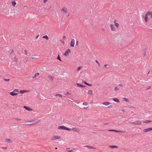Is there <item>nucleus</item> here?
Returning a JSON list of instances; mask_svg holds the SVG:
<instances>
[{"instance_id":"f257e3e1","label":"nucleus","mask_w":152,"mask_h":152,"mask_svg":"<svg viewBox=\"0 0 152 152\" xmlns=\"http://www.w3.org/2000/svg\"><path fill=\"white\" fill-rule=\"evenodd\" d=\"M19 91L18 89H14L12 92H10V94L12 96H16L18 94Z\"/></svg>"},{"instance_id":"f03ea898","label":"nucleus","mask_w":152,"mask_h":152,"mask_svg":"<svg viewBox=\"0 0 152 152\" xmlns=\"http://www.w3.org/2000/svg\"><path fill=\"white\" fill-rule=\"evenodd\" d=\"M58 129H61L64 130H67L68 131H71V129L70 128H68L65 127V126L61 125L58 126Z\"/></svg>"},{"instance_id":"7ed1b4c3","label":"nucleus","mask_w":152,"mask_h":152,"mask_svg":"<svg viewBox=\"0 0 152 152\" xmlns=\"http://www.w3.org/2000/svg\"><path fill=\"white\" fill-rule=\"evenodd\" d=\"M129 123L130 124L133 125H141L142 124V122L141 121H137L134 122H129Z\"/></svg>"},{"instance_id":"20e7f679","label":"nucleus","mask_w":152,"mask_h":152,"mask_svg":"<svg viewBox=\"0 0 152 152\" xmlns=\"http://www.w3.org/2000/svg\"><path fill=\"white\" fill-rule=\"evenodd\" d=\"M61 138V137L60 136H55L51 138V140H58L60 139Z\"/></svg>"},{"instance_id":"39448f33","label":"nucleus","mask_w":152,"mask_h":152,"mask_svg":"<svg viewBox=\"0 0 152 152\" xmlns=\"http://www.w3.org/2000/svg\"><path fill=\"white\" fill-rule=\"evenodd\" d=\"M71 130H72L73 131L79 132L80 131V129L76 127L73 128L71 129Z\"/></svg>"},{"instance_id":"423d86ee","label":"nucleus","mask_w":152,"mask_h":152,"mask_svg":"<svg viewBox=\"0 0 152 152\" xmlns=\"http://www.w3.org/2000/svg\"><path fill=\"white\" fill-rule=\"evenodd\" d=\"M71 52L70 50L69 49H67L64 54V55L65 56H68L69 54Z\"/></svg>"},{"instance_id":"0eeeda50","label":"nucleus","mask_w":152,"mask_h":152,"mask_svg":"<svg viewBox=\"0 0 152 152\" xmlns=\"http://www.w3.org/2000/svg\"><path fill=\"white\" fill-rule=\"evenodd\" d=\"M109 26L111 30L112 31H115V28L114 26L112 24H110L109 25Z\"/></svg>"},{"instance_id":"6e6552de","label":"nucleus","mask_w":152,"mask_h":152,"mask_svg":"<svg viewBox=\"0 0 152 152\" xmlns=\"http://www.w3.org/2000/svg\"><path fill=\"white\" fill-rule=\"evenodd\" d=\"M152 130V128H148L147 129H143V131L145 132H147L150 131Z\"/></svg>"},{"instance_id":"1a4fd4ad","label":"nucleus","mask_w":152,"mask_h":152,"mask_svg":"<svg viewBox=\"0 0 152 152\" xmlns=\"http://www.w3.org/2000/svg\"><path fill=\"white\" fill-rule=\"evenodd\" d=\"M84 147L86 148H89V149H96V148L91 146H88V145H85L84 146Z\"/></svg>"},{"instance_id":"9d476101","label":"nucleus","mask_w":152,"mask_h":152,"mask_svg":"<svg viewBox=\"0 0 152 152\" xmlns=\"http://www.w3.org/2000/svg\"><path fill=\"white\" fill-rule=\"evenodd\" d=\"M75 40L74 39H72L71 42L70 46L71 47H74L75 45Z\"/></svg>"},{"instance_id":"9b49d317","label":"nucleus","mask_w":152,"mask_h":152,"mask_svg":"<svg viewBox=\"0 0 152 152\" xmlns=\"http://www.w3.org/2000/svg\"><path fill=\"white\" fill-rule=\"evenodd\" d=\"M39 122V121H38L36 122L35 123L31 124H25L24 125H25V126H30L33 125L35 124H38Z\"/></svg>"},{"instance_id":"f8f14e48","label":"nucleus","mask_w":152,"mask_h":152,"mask_svg":"<svg viewBox=\"0 0 152 152\" xmlns=\"http://www.w3.org/2000/svg\"><path fill=\"white\" fill-rule=\"evenodd\" d=\"M61 11L64 12L65 13H66L67 12V9L65 7H63L61 10Z\"/></svg>"},{"instance_id":"ddd939ff","label":"nucleus","mask_w":152,"mask_h":152,"mask_svg":"<svg viewBox=\"0 0 152 152\" xmlns=\"http://www.w3.org/2000/svg\"><path fill=\"white\" fill-rule=\"evenodd\" d=\"M148 15L147 14V13L146 12L145 16V21L146 23H147L148 21Z\"/></svg>"},{"instance_id":"4468645a","label":"nucleus","mask_w":152,"mask_h":152,"mask_svg":"<svg viewBox=\"0 0 152 152\" xmlns=\"http://www.w3.org/2000/svg\"><path fill=\"white\" fill-rule=\"evenodd\" d=\"M26 110H28V111H31L32 110V109H31V108H30V107H28L27 106H24V107H23Z\"/></svg>"},{"instance_id":"2eb2a0df","label":"nucleus","mask_w":152,"mask_h":152,"mask_svg":"<svg viewBox=\"0 0 152 152\" xmlns=\"http://www.w3.org/2000/svg\"><path fill=\"white\" fill-rule=\"evenodd\" d=\"M147 14L149 15L150 17L152 18V12L150 11H147Z\"/></svg>"},{"instance_id":"dca6fc26","label":"nucleus","mask_w":152,"mask_h":152,"mask_svg":"<svg viewBox=\"0 0 152 152\" xmlns=\"http://www.w3.org/2000/svg\"><path fill=\"white\" fill-rule=\"evenodd\" d=\"M111 104V103L109 102H104L102 103V104L103 105H104L106 106H107L109 104Z\"/></svg>"},{"instance_id":"f3484780","label":"nucleus","mask_w":152,"mask_h":152,"mask_svg":"<svg viewBox=\"0 0 152 152\" xmlns=\"http://www.w3.org/2000/svg\"><path fill=\"white\" fill-rule=\"evenodd\" d=\"M109 148H118V147L116 145H110Z\"/></svg>"},{"instance_id":"a211bd4d","label":"nucleus","mask_w":152,"mask_h":152,"mask_svg":"<svg viewBox=\"0 0 152 152\" xmlns=\"http://www.w3.org/2000/svg\"><path fill=\"white\" fill-rule=\"evenodd\" d=\"M5 141L6 142H7L9 143H11L12 142V140H11L10 139H6L5 140Z\"/></svg>"},{"instance_id":"6ab92c4d","label":"nucleus","mask_w":152,"mask_h":152,"mask_svg":"<svg viewBox=\"0 0 152 152\" xmlns=\"http://www.w3.org/2000/svg\"><path fill=\"white\" fill-rule=\"evenodd\" d=\"M88 94L91 95L93 94V91L92 90H90L88 91Z\"/></svg>"},{"instance_id":"aec40b11","label":"nucleus","mask_w":152,"mask_h":152,"mask_svg":"<svg viewBox=\"0 0 152 152\" xmlns=\"http://www.w3.org/2000/svg\"><path fill=\"white\" fill-rule=\"evenodd\" d=\"M70 148H67L68 152H75V150L74 149L72 150H70Z\"/></svg>"},{"instance_id":"412c9836","label":"nucleus","mask_w":152,"mask_h":152,"mask_svg":"<svg viewBox=\"0 0 152 152\" xmlns=\"http://www.w3.org/2000/svg\"><path fill=\"white\" fill-rule=\"evenodd\" d=\"M27 92V91L26 90H20V93L21 94H22L24 93Z\"/></svg>"},{"instance_id":"4be33fe9","label":"nucleus","mask_w":152,"mask_h":152,"mask_svg":"<svg viewBox=\"0 0 152 152\" xmlns=\"http://www.w3.org/2000/svg\"><path fill=\"white\" fill-rule=\"evenodd\" d=\"M151 122V121L150 120H146V121H144L143 123H150Z\"/></svg>"},{"instance_id":"5701e85b","label":"nucleus","mask_w":152,"mask_h":152,"mask_svg":"<svg viewBox=\"0 0 152 152\" xmlns=\"http://www.w3.org/2000/svg\"><path fill=\"white\" fill-rule=\"evenodd\" d=\"M115 132H120V133H124L125 132L123 131H122L121 130H115Z\"/></svg>"},{"instance_id":"b1692460","label":"nucleus","mask_w":152,"mask_h":152,"mask_svg":"<svg viewBox=\"0 0 152 152\" xmlns=\"http://www.w3.org/2000/svg\"><path fill=\"white\" fill-rule=\"evenodd\" d=\"M113 100L115 102H119V100L116 98H113Z\"/></svg>"},{"instance_id":"393cba45","label":"nucleus","mask_w":152,"mask_h":152,"mask_svg":"<svg viewBox=\"0 0 152 152\" xmlns=\"http://www.w3.org/2000/svg\"><path fill=\"white\" fill-rule=\"evenodd\" d=\"M12 6L13 7H15L16 4V3H15V2L14 1L12 2Z\"/></svg>"},{"instance_id":"a878e982","label":"nucleus","mask_w":152,"mask_h":152,"mask_svg":"<svg viewBox=\"0 0 152 152\" xmlns=\"http://www.w3.org/2000/svg\"><path fill=\"white\" fill-rule=\"evenodd\" d=\"M42 38H45V39H46L47 40H48L49 39V38L47 35L43 36V37Z\"/></svg>"},{"instance_id":"bb28decb","label":"nucleus","mask_w":152,"mask_h":152,"mask_svg":"<svg viewBox=\"0 0 152 152\" xmlns=\"http://www.w3.org/2000/svg\"><path fill=\"white\" fill-rule=\"evenodd\" d=\"M123 99L126 102H129V100H128V99L125 97H124L123 98Z\"/></svg>"},{"instance_id":"cd10ccee","label":"nucleus","mask_w":152,"mask_h":152,"mask_svg":"<svg viewBox=\"0 0 152 152\" xmlns=\"http://www.w3.org/2000/svg\"><path fill=\"white\" fill-rule=\"evenodd\" d=\"M58 60L60 61H61V60L60 58V56L59 55H58V56L57 57V58Z\"/></svg>"},{"instance_id":"c85d7f7f","label":"nucleus","mask_w":152,"mask_h":152,"mask_svg":"<svg viewBox=\"0 0 152 152\" xmlns=\"http://www.w3.org/2000/svg\"><path fill=\"white\" fill-rule=\"evenodd\" d=\"M39 73H36L35 74L34 76L33 77H36L37 76H38V75H39Z\"/></svg>"},{"instance_id":"c756f323","label":"nucleus","mask_w":152,"mask_h":152,"mask_svg":"<svg viewBox=\"0 0 152 152\" xmlns=\"http://www.w3.org/2000/svg\"><path fill=\"white\" fill-rule=\"evenodd\" d=\"M48 78L50 79L52 81L53 80V77L51 76H48Z\"/></svg>"},{"instance_id":"7c9ffc66","label":"nucleus","mask_w":152,"mask_h":152,"mask_svg":"<svg viewBox=\"0 0 152 152\" xmlns=\"http://www.w3.org/2000/svg\"><path fill=\"white\" fill-rule=\"evenodd\" d=\"M115 25L117 28H118L119 27V25L118 23H115Z\"/></svg>"},{"instance_id":"2f4dec72","label":"nucleus","mask_w":152,"mask_h":152,"mask_svg":"<svg viewBox=\"0 0 152 152\" xmlns=\"http://www.w3.org/2000/svg\"><path fill=\"white\" fill-rule=\"evenodd\" d=\"M35 121V120H31L30 121H27L29 123H31V122H34Z\"/></svg>"},{"instance_id":"473e14b6","label":"nucleus","mask_w":152,"mask_h":152,"mask_svg":"<svg viewBox=\"0 0 152 152\" xmlns=\"http://www.w3.org/2000/svg\"><path fill=\"white\" fill-rule=\"evenodd\" d=\"M56 96H59V97H62L63 96L61 94H56L55 95Z\"/></svg>"},{"instance_id":"72a5a7b5","label":"nucleus","mask_w":152,"mask_h":152,"mask_svg":"<svg viewBox=\"0 0 152 152\" xmlns=\"http://www.w3.org/2000/svg\"><path fill=\"white\" fill-rule=\"evenodd\" d=\"M64 94L65 95H71V94L70 93H69V92H67L66 93Z\"/></svg>"},{"instance_id":"f704fd0d","label":"nucleus","mask_w":152,"mask_h":152,"mask_svg":"<svg viewBox=\"0 0 152 152\" xmlns=\"http://www.w3.org/2000/svg\"><path fill=\"white\" fill-rule=\"evenodd\" d=\"M88 104L87 102H84L83 103V105H87Z\"/></svg>"},{"instance_id":"c9c22d12","label":"nucleus","mask_w":152,"mask_h":152,"mask_svg":"<svg viewBox=\"0 0 152 152\" xmlns=\"http://www.w3.org/2000/svg\"><path fill=\"white\" fill-rule=\"evenodd\" d=\"M143 52L144 53L143 56H145V54H146V50L145 49H144L143 50Z\"/></svg>"},{"instance_id":"e433bc0d","label":"nucleus","mask_w":152,"mask_h":152,"mask_svg":"<svg viewBox=\"0 0 152 152\" xmlns=\"http://www.w3.org/2000/svg\"><path fill=\"white\" fill-rule=\"evenodd\" d=\"M76 84L78 86H79V87H82V85H81L79 83H76Z\"/></svg>"},{"instance_id":"4c0bfd02","label":"nucleus","mask_w":152,"mask_h":152,"mask_svg":"<svg viewBox=\"0 0 152 152\" xmlns=\"http://www.w3.org/2000/svg\"><path fill=\"white\" fill-rule=\"evenodd\" d=\"M114 90L115 91H118L119 90V89L118 87H115V88H114Z\"/></svg>"},{"instance_id":"58836bf2","label":"nucleus","mask_w":152,"mask_h":152,"mask_svg":"<svg viewBox=\"0 0 152 152\" xmlns=\"http://www.w3.org/2000/svg\"><path fill=\"white\" fill-rule=\"evenodd\" d=\"M9 79H4V80L5 81H9Z\"/></svg>"},{"instance_id":"ea45409f","label":"nucleus","mask_w":152,"mask_h":152,"mask_svg":"<svg viewBox=\"0 0 152 152\" xmlns=\"http://www.w3.org/2000/svg\"><path fill=\"white\" fill-rule=\"evenodd\" d=\"M15 120H17V121H20V119L19 118H15Z\"/></svg>"},{"instance_id":"a19ab883","label":"nucleus","mask_w":152,"mask_h":152,"mask_svg":"<svg viewBox=\"0 0 152 152\" xmlns=\"http://www.w3.org/2000/svg\"><path fill=\"white\" fill-rule=\"evenodd\" d=\"M108 131H113V132H115V130H113V129H110V130H108Z\"/></svg>"},{"instance_id":"79ce46f5","label":"nucleus","mask_w":152,"mask_h":152,"mask_svg":"<svg viewBox=\"0 0 152 152\" xmlns=\"http://www.w3.org/2000/svg\"><path fill=\"white\" fill-rule=\"evenodd\" d=\"M118 86H120V87H123V85L122 84H119Z\"/></svg>"},{"instance_id":"37998d69","label":"nucleus","mask_w":152,"mask_h":152,"mask_svg":"<svg viewBox=\"0 0 152 152\" xmlns=\"http://www.w3.org/2000/svg\"><path fill=\"white\" fill-rule=\"evenodd\" d=\"M1 148L4 149H5L7 148V147H2Z\"/></svg>"},{"instance_id":"c03bdc74","label":"nucleus","mask_w":152,"mask_h":152,"mask_svg":"<svg viewBox=\"0 0 152 152\" xmlns=\"http://www.w3.org/2000/svg\"><path fill=\"white\" fill-rule=\"evenodd\" d=\"M14 61H18V59L16 57H15L14 58Z\"/></svg>"},{"instance_id":"a18cd8bd","label":"nucleus","mask_w":152,"mask_h":152,"mask_svg":"<svg viewBox=\"0 0 152 152\" xmlns=\"http://www.w3.org/2000/svg\"><path fill=\"white\" fill-rule=\"evenodd\" d=\"M81 67H80L78 68L77 70L79 71L81 69Z\"/></svg>"},{"instance_id":"49530a36","label":"nucleus","mask_w":152,"mask_h":152,"mask_svg":"<svg viewBox=\"0 0 152 152\" xmlns=\"http://www.w3.org/2000/svg\"><path fill=\"white\" fill-rule=\"evenodd\" d=\"M47 1V0H43V2L44 3H45Z\"/></svg>"},{"instance_id":"de8ad7c7","label":"nucleus","mask_w":152,"mask_h":152,"mask_svg":"<svg viewBox=\"0 0 152 152\" xmlns=\"http://www.w3.org/2000/svg\"><path fill=\"white\" fill-rule=\"evenodd\" d=\"M116 21H117V20L116 19H115L113 21V23H115H115H116Z\"/></svg>"},{"instance_id":"09e8293b","label":"nucleus","mask_w":152,"mask_h":152,"mask_svg":"<svg viewBox=\"0 0 152 152\" xmlns=\"http://www.w3.org/2000/svg\"><path fill=\"white\" fill-rule=\"evenodd\" d=\"M66 36H64L63 37V39H66Z\"/></svg>"},{"instance_id":"8fccbe9b","label":"nucleus","mask_w":152,"mask_h":152,"mask_svg":"<svg viewBox=\"0 0 152 152\" xmlns=\"http://www.w3.org/2000/svg\"><path fill=\"white\" fill-rule=\"evenodd\" d=\"M87 85L90 86H92V85L91 84L89 83H88V84Z\"/></svg>"},{"instance_id":"3c124183","label":"nucleus","mask_w":152,"mask_h":152,"mask_svg":"<svg viewBox=\"0 0 152 152\" xmlns=\"http://www.w3.org/2000/svg\"><path fill=\"white\" fill-rule=\"evenodd\" d=\"M84 83L85 84H86V85H87L88 84V83L86 82H85V81L84 82Z\"/></svg>"},{"instance_id":"603ef678","label":"nucleus","mask_w":152,"mask_h":152,"mask_svg":"<svg viewBox=\"0 0 152 152\" xmlns=\"http://www.w3.org/2000/svg\"><path fill=\"white\" fill-rule=\"evenodd\" d=\"M39 36V35H37V36L36 37H35L36 39H37L38 38V37Z\"/></svg>"},{"instance_id":"864d4df0","label":"nucleus","mask_w":152,"mask_h":152,"mask_svg":"<svg viewBox=\"0 0 152 152\" xmlns=\"http://www.w3.org/2000/svg\"><path fill=\"white\" fill-rule=\"evenodd\" d=\"M25 54L26 55V54H27L26 50H25Z\"/></svg>"},{"instance_id":"5fc2aeb1","label":"nucleus","mask_w":152,"mask_h":152,"mask_svg":"<svg viewBox=\"0 0 152 152\" xmlns=\"http://www.w3.org/2000/svg\"><path fill=\"white\" fill-rule=\"evenodd\" d=\"M86 87V86H83V85H82V87Z\"/></svg>"},{"instance_id":"6e6d98bb","label":"nucleus","mask_w":152,"mask_h":152,"mask_svg":"<svg viewBox=\"0 0 152 152\" xmlns=\"http://www.w3.org/2000/svg\"><path fill=\"white\" fill-rule=\"evenodd\" d=\"M87 107H84L83 108V109H85V110H86V109H87Z\"/></svg>"},{"instance_id":"4d7b16f0","label":"nucleus","mask_w":152,"mask_h":152,"mask_svg":"<svg viewBox=\"0 0 152 152\" xmlns=\"http://www.w3.org/2000/svg\"><path fill=\"white\" fill-rule=\"evenodd\" d=\"M107 65H104V67H106Z\"/></svg>"},{"instance_id":"13d9d810","label":"nucleus","mask_w":152,"mask_h":152,"mask_svg":"<svg viewBox=\"0 0 152 152\" xmlns=\"http://www.w3.org/2000/svg\"><path fill=\"white\" fill-rule=\"evenodd\" d=\"M96 61L97 63L98 64L99 63L96 60Z\"/></svg>"},{"instance_id":"bf43d9fd","label":"nucleus","mask_w":152,"mask_h":152,"mask_svg":"<svg viewBox=\"0 0 152 152\" xmlns=\"http://www.w3.org/2000/svg\"><path fill=\"white\" fill-rule=\"evenodd\" d=\"M61 42L63 44H64V41H61Z\"/></svg>"},{"instance_id":"052dcab7","label":"nucleus","mask_w":152,"mask_h":152,"mask_svg":"<svg viewBox=\"0 0 152 152\" xmlns=\"http://www.w3.org/2000/svg\"><path fill=\"white\" fill-rule=\"evenodd\" d=\"M150 86H149V87H148V88H147V89H149L150 88Z\"/></svg>"},{"instance_id":"680f3d73","label":"nucleus","mask_w":152,"mask_h":152,"mask_svg":"<svg viewBox=\"0 0 152 152\" xmlns=\"http://www.w3.org/2000/svg\"><path fill=\"white\" fill-rule=\"evenodd\" d=\"M98 66H100V64H99V63L98 64Z\"/></svg>"},{"instance_id":"e2e57ef3","label":"nucleus","mask_w":152,"mask_h":152,"mask_svg":"<svg viewBox=\"0 0 152 152\" xmlns=\"http://www.w3.org/2000/svg\"><path fill=\"white\" fill-rule=\"evenodd\" d=\"M57 149H58V148L57 147H56L55 148V149H56V150H57Z\"/></svg>"},{"instance_id":"0e129e2a","label":"nucleus","mask_w":152,"mask_h":152,"mask_svg":"<svg viewBox=\"0 0 152 152\" xmlns=\"http://www.w3.org/2000/svg\"><path fill=\"white\" fill-rule=\"evenodd\" d=\"M78 44V41H77V42H76V45H77Z\"/></svg>"},{"instance_id":"69168bd1","label":"nucleus","mask_w":152,"mask_h":152,"mask_svg":"<svg viewBox=\"0 0 152 152\" xmlns=\"http://www.w3.org/2000/svg\"><path fill=\"white\" fill-rule=\"evenodd\" d=\"M108 124L107 123H105V124H104V125H106V124Z\"/></svg>"},{"instance_id":"338daca9","label":"nucleus","mask_w":152,"mask_h":152,"mask_svg":"<svg viewBox=\"0 0 152 152\" xmlns=\"http://www.w3.org/2000/svg\"><path fill=\"white\" fill-rule=\"evenodd\" d=\"M123 112H124L125 111V110H123Z\"/></svg>"},{"instance_id":"774afa93","label":"nucleus","mask_w":152,"mask_h":152,"mask_svg":"<svg viewBox=\"0 0 152 152\" xmlns=\"http://www.w3.org/2000/svg\"><path fill=\"white\" fill-rule=\"evenodd\" d=\"M13 51V50H12V52Z\"/></svg>"}]
</instances>
